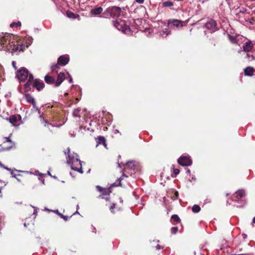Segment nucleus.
Listing matches in <instances>:
<instances>
[{"label":"nucleus","mask_w":255,"mask_h":255,"mask_svg":"<svg viewBox=\"0 0 255 255\" xmlns=\"http://www.w3.org/2000/svg\"><path fill=\"white\" fill-rule=\"evenodd\" d=\"M31 86L33 88H35L38 91H40L44 88L45 85L44 83L39 79H34L32 74H30L27 82L24 85L25 91L26 92L30 91Z\"/></svg>","instance_id":"1"},{"label":"nucleus","mask_w":255,"mask_h":255,"mask_svg":"<svg viewBox=\"0 0 255 255\" xmlns=\"http://www.w3.org/2000/svg\"><path fill=\"white\" fill-rule=\"evenodd\" d=\"M64 152L65 154L66 155L67 162L71 165V168L75 171L82 173V165L80 160L77 157L78 155L76 154V157L74 156L72 157L69 148H67Z\"/></svg>","instance_id":"2"},{"label":"nucleus","mask_w":255,"mask_h":255,"mask_svg":"<svg viewBox=\"0 0 255 255\" xmlns=\"http://www.w3.org/2000/svg\"><path fill=\"white\" fill-rule=\"evenodd\" d=\"M11 35L6 33L0 37V45L2 47L3 50L10 51L11 49V44L13 39L11 40Z\"/></svg>","instance_id":"3"},{"label":"nucleus","mask_w":255,"mask_h":255,"mask_svg":"<svg viewBox=\"0 0 255 255\" xmlns=\"http://www.w3.org/2000/svg\"><path fill=\"white\" fill-rule=\"evenodd\" d=\"M121 8L120 7L113 6L107 9L103 12L102 15L98 17L108 18L112 16L113 17H118L121 15Z\"/></svg>","instance_id":"4"},{"label":"nucleus","mask_w":255,"mask_h":255,"mask_svg":"<svg viewBox=\"0 0 255 255\" xmlns=\"http://www.w3.org/2000/svg\"><path fill=\"white\" fill-rule=\"evenodd\" d=\"M113 24L117 29L125 34H129L131 33L130 27L126 24L124 20L121 19L116 20L114 21Z\"/></svg>","instance_id":"5"},{"label":"nucleus","mask_w":255,"mask_h":255,"mask_svg":"<svg viewBox=\"0 0 255 255\" xmlns=\"http://www.w3.org/2000/svg\"><path fill=\"white\" fill-rule=\"evenodd\" d=\"M111 115L109 113H105V111H103L102 113H99V119L97 118V124L100 125L101 123L103 125L107 124L108 126L109 125V123L111 122Z\"/></svg>","instance_id":"6"},{"label":"nucleus","mask_w":255,"mask_h":255,"mask_svg":"<svg viewBox=\"0 0 255 255\" xmlns=\"http://www.w3.org/2000/svg\"><path fill=\"white\" fill-rule=\"evenodd\" d=\"M11 135V134L8 137H4V141L3 143L0 145V146H1V149L3 151L9 150L15 147V142L10 139Z\"/></svg>","instance_id":"7"},{"label":"nucleus","mask_w":255,"mask_h":255,"mask_svg":"<svg viewBox=\"0 0 255 255\" xmlns=\"http://www.w3.org/2000/svg\"><path fill=\"white\" fill-rule=\"evenodd\" d=\"M11 44V49L10 52L13 54L14 52L23 51L25 44H22L20 41L13 40Z\"/></svg>","instance_id":"8"},{"label":"nucleus","mask_w":255,"mask_h":255,"mask_svg":"<svg viewBox=\"0 0 255 255\" xmlns=\"http://www.w3.org/2000/svg\"><path fill=\"white\" fill-rule=\"evenodd\" d=\"M30 74L26 68H22L17 71L16 76L21 81H25L28 77L29 78Z\"/></svg>","instance_id":"9"},{"label":"nucleus","mask_w":255,"mask_h":255,"mask_svg":"<svg viewBox=\"0 0 255 255\" xmlns=\"http://www.w3.org/2000/svg\"><path fill=\"white\" fill-rule=\"evenodd\" d=\"M179 164L182 166H190L192 164V161L189 156H181L177 160Z\"/></svg>","instance_id":"10"},{"label":"nucleus","mask_w":255,"mask_h":255,"mask_svg":"<svg viewBox=\"0 0 255 255\" xmlns=\"http://www.w3.org/2000/svg\"><path fill=\"white\" fill-rule=\"evenodd\" d=\"M182 21L176 19H169L168 21V26L172 29H178L182 27Z\"/></svg>","instance_id":"11"},{"label":"nucleus","mask_w":255,"mask_h":255,"mask_svg":"<svg viewBox=\"0 0 255 255\" xmlns=\"http://www.w3.org/2000/svg\"><path fill=\"white\" fill-rule=\"evenodd\" d=\"M97 189L101 193L98 196L99 198L104 199L108 201L109 199L110 191L109 189H103L100 186H97Z\"/></svg>","instance_id":"12"},{"label":"nucleus","mask_w":255,"mask_h":255,"mask_svg":"<svg viewBox=\"0 0 255 255\" xmlns=\"http://www.w3.org/2000/svg\"><path fill=\"white\" fill-rule=\"evenodd\" d=\"M205 27L209 30L211 33L214 32L218 29L217 26L216 22L215 20L211 19L205 24Z\"/></svg>","instance_id":"13"},{"label":"nucleus","mask_w":255,"mask_h":255,"mask_svg":"<svg viewBox=\"0 0 255 255\" xmlns=\"http://www.w3.org/2000/svg\"><path fill=\"white\" fill-rule=\"evenodd\" d=\"M24 97L26 101L29 103H31L34 109H35L36 111H38V107L36 106L35 101L34 99L29 94H25L24 95Z\"/></svg>","instance_id":"14"},{"label":"nucleus","mask_w":255,"mask_h":255,"mask_svg":"<svg viewBox=\"0 0 255 255\" xmlns=\"http://www.w3.org/2000/svg\"><path fill=\"white\" fill-rule=\"evenodd\" d=\"M69 61V58L68 55H63L60 56L57 60V62L61 66L66 65Z\"/></svg>","instance_id":"15"},{"label":"nucleus","mask_w":255,"mask_h":255,"mask_svg":"<svg viewBox=\"0 0 255 255\" xmlns=\"http://www.w3.org/2000/svg\"><path fill=\"white\" fill-rule=\"evenodd\" d=\"M254 44L251 40H248L243 45V51L246 52L251 51L253 48Z\"/></svg>","instance_id":"16"},{"label":"nucleus","mask_w":255,"mask_h":255,"mask_svg":"<svg viewBox=\"0 0 255 255\" xmlns=\"http://www.w3.org/2000/svg\"><path fill=\"white\" fill-rule=\"evenodd\" d=\"M87 122H89V126L87 127V130L90 131V134L92 135L91 133H93L95 131L96 128V122L93 120H90V121H87Z\"/></svg>","instance_id":"17"},{"label":"nucleus","mask_w":255,"mask_h":255,"mask_svg":"<svg viewBox=\"0 0 255 255\" xmlns=\"http://www.w3.org/2000/svg\"><path fill=\"white\" fill-rule=\"evenodd\" d=\"M65 79V74L63 72H60L57 76V80H56V87H59L63 81Z\"/></svg>","instance_id":"18"},{"label":"nucleus","mask_w":255,"mask_h":255,"mask_svg":"<svg viewBox=\"0 0 255 255\" xmlns=\"http://www.w3.org/2000/svg\"><path fill=\"white\" fill-rule=\"evenodd\" d=\"M44 81L48 84H55L56 86V80L54 77L52 76L46 75L44 77Z\"/></svg>","instance_id":"19"},{"label":"nucleus","mask_w":255,"mask_h":255,"mask_svg":"<svg viewBox=\"0 0 255 255\" xmlns=\"http://www.w3.org/2000/svg\"><path fill=\"white\" fill-rule=\"evenodd\" d=\"M97 139V147L99 144H103L106 149H108L107 144L106 143V139L104 136H99Z\"/></svg>","instance_id":"20"},{"label":"nucleus","mask_w":255,"mask_h":255,"mask_svg":"<svg viewBox=\"0 0 255 255\" xmlns=\"http://www.w3.org/2000/svg\"><path fill=\"white\" fill-rule=\"evenodd\" d=\"M245 196V191L244 190H239L236 192V200L235 201L238 202L240 199Z\"/></svg>","instance_id":"21"},{"label":"nucleus","mask_w":255,"mask_h":255,"mask_svg":"<svg viewBox=\"0 0 255 255\" xmlns=\"http://www.w3.org/2000/svg\"><path fill=\"white\" fill-rule=\"evenodd\" d=\"M60 64L58 62L56 64H53L51 66V69L53 73H58V71L60 69Z\"/></svg>","instance_id":"22"},{"label":"nucleus","mask_w":255,"mask_h":255,"mask_svg":"<svg viewBox=\"0 0 255 255\" xmlns=\"http://www.w3.org/2000/svg\"><path fill=\"white\" fill-rule=\"evenodd\" d=\"M127 176L124 173V172H123V174H122V175L121 177L119 178L113 184H112V186H120L121 183V181L123 179V177H127Z\"/></svg>","instance_id":"23"},{"label":"nucleus","mask_w":255,"mask_h":255,"mask_svg":"<svg viewBox=\"0 0 255 255\" xmlns=\"http://www.w3.org/2000/svg\"><path fill=\"white\" fill-rule=\"evenodd\" d=\"M170 33V31L169 30L168 28H165L164 30L162 31L159 32V34L160 36L163 37H166L167 35H168Z\"/></svg>","instance_id":"24"},{"label":"nucleus","mask_w":255,"mask_h":255,"mask_svg":"<svg viewBox=\"0 0 255 255\" xmlns=\"http://www.w3.org/2000/svg\"><path fill=\"white\" fill-rule=\"evenodd\" d=\"M244 73L246 76H252L254 73V69L252 67H248L245 69Z\"/></svg>","instance_id":"25"},{"label":"nucleus","mask_w":255,"mask_h":255,"mask_svg":"<svg viewBox=\"0 0 255 255\" xmlns=\"http://www.w3.org/2000/svg\"><path fill=\"white\" fill-rule=\"evenodd\" d=\"M6 120L13 125H14L15 123H16L18 121L16 115H12L9 118H6Z\"/></svg>","instance_id":"26"},{"label":"nucleus","mask_w":255,"mask_h":255,"mask_svg":"<svg viewBox=\"0 0 255 255\" xmlns=\"http://www.w3.org/2000/svg\"><path fill=\"white\" fill-rule=\"evenodd\" d=\"M127 166L129 169L134 170L135 169V163L134 161H128L127 162Z\"/></svg>","instance_id":"27"},{"label":"nucleus","mask_w":255,"mask_h":255,"mask_svg":"<svg viewBox=\"0 0 255 255\" xmlns=\"http://www.w3.org/2000/svg\"><path fill=\"white\" fill-rule=\"evenodd\" d=\"M67 16L69 18H76L79 16V15L74 13L70 11H67L66 12Z\"/></svg>","instance_id":"28"},{"label":"nucleus","mask_w":255,"mask_h":255,"mask_svg":"<svg viewBox=\"0 0 255 255\" xmlns=\"http://www.w3.org/2000/svg\"><path fill=\"white\" fill-rule=\"evenodd\" d=\"M10 171H11V174L13 177H14L15 178H16L17 179V180L19 182L21 181V179L20 178L22 177V176L21 175H20V174L17 175L15 174H14L13 171L11 169Z\"/></svg>","instance_id":"29"},{"label":"nucleus","mask_w":255,"mask_h":255,"mask_svg":"<svg viewBox=\"0 0 255 255\" xmlns=\"http://www.w3.org/2000/svg\"><path fill=\"white\" fill-rule=\"evenodd\" d=\"M192 212L194 213H197L200 212L201 208L199 206L197 205H194L192 209Z\"/></svg>","instance_id":"30"},{"label":"nucleus","mask_w":255,"mask_h":255,"mask_svg":"<svg viewBox=\"0 0 255 255\" xmlns=\"http://www.w3.org/2000/svg\"><path fill=\"white\" fill-rule=\"evenodd\" d=\"M173 5V2L170 1H164L162 3L163 7H170Z\"/></svg>","instance_id":"31"},{"label":"nucleus","mask_w":255,"mask_h":255,"mask_svg":"<svg viewBox=\"0 0 255 255\" xmlns=\"http://www.w3.org/2000/svg\"><path fill=\"white\" fill-rule=\"evenodd\" d=\"M21 25V22L18 21L17 22H13L10 24V27L12 28L14 26L19 27Z\"/></svg>","instance_id":"32"},{"label":"nucleus","mask_w":255,"mask_h":255,"mask_svg":"<svg viewBox=\"0 0 255 255\" xmlns=\"http://www.w3.org/2000/svg\"><path fill=\"white\" fill-rule=\"evenodd\" d=\"M61 218L63 219L65 221H67L68 219V217L67 216H64L62 214L59 213L58 210L55 211Z\"/></svg>","instance_id":"33"},{"label":"nucleus","mask_w":255,"mask_h":255,"mask_svg":"<svg viewBox=\"0 0 255 255\" xmlns=\"http://www.w3.org/2000/svg\"><path fill=\"white\" fill-rule=\"evenodd\" d=\"M171 219L172 220H173L174 221L177 222L180 221V219L179 217L177 215H172L171 216Z\"/></svg>","instance_id":"34"},{"label":"nucleus","mask_w":255,"mask_h":255,"mask_svg":"<svg viewBox=\"0 0 255 255\" xmlns=\"http://www.w3.org/2000/svg\"><path fill=\"white\" fill-rule=\"evenodd\" d=\"M178 231V228L177 227H173L171 228V232L173 234H175Z\"/></svg>","instance_id":"35"},{"label":"nucleus","mask_w":255,"mask_h":255,"mask_svg":"<svg viewBox=\"0 0 255 255\" xmlns=\"http://www.w3.org/2000/svg\"><path fill=\"white\" fill-rule=\"evenodd\" d=\"M115 206H116L115 204L113 203L112 204V205L110 207V210L111 212L113 213H115L114 210L115 208Z\"/></svg>","instance_id":"36"},{"label":"nucleus","mask_w":255,"mask_h":255,"mask_svg":"<svg viewBox=\"0 0 255 255\" xmlns=\"http://www.w3.org/2000/svg\"><path fill=\"white\" fill-rule=\"evenodd\" d=\"M229 39L232 43H236V38H235V37L230 35Z\"/></svg>","instance_id":"37"},{"label":"nucleus","mask_w":255,"mask_h":255,"mask_svg":"<svg viewBox=\"0 0 255 255\" xmlns=\"http://www.w3.org/2000/svg\"><path fill=\"white\" fill-rule=\"evenodd\" d=\"M79 112L78 110H75L73 113V115L74 117H80V116L78 115V112Z\"/></svg>","instance_id":"38"},{"label":"nucleus","mask_w":255,"mask_h":255,"mask_svg":"<svg viewBox=\"0 0 255 255\" xmlns=\"http://www.w3.org/2000/svg\"><path fill=\"white\" fill-rule=\"evenodd\" d=\"M103 10V8L101 7L97 8V15L100 14Z\"/></svg>","instance_id":"39"},{"label":"nucleus","mask_w":255,"mask_h":255,"mask_svg":"<svg viewBox=\"0 0 255 255\" xmlns=\"http://www.w3.org/2000/svg\"><path fill=\"white\" fill-rule=\"evenodd\" d=\"M173 172H174V173L175 175V177L177 175H178L180 171H179V170L178 169H173Z\"/></svg>","instance_id":"40"},{"label":"nucleus","mask_w":255,"mask_h":255,"mask_svg":"<svg viewBox=\"0 0 255 255\" xmlns=\"http://www.w3.org/2000/svg\"><path fill=\"white\" fill-rule=\"evenodd\" d=\"M152 32V30L150 28H146L144 30V32L145 33H147L148 32V34L151 33Z\"/></svg>","instance_id":"41"},{"label":"nucleus","mask_w":255,"mask_h":255,"mask_svg":"<svg viewBox=\"0 0 255 255\" xmlns=\"http://www.w3.org/2000/svg\"><path fill=\"white\" fill-rule=\"evenodd\" d=\"M0 166L1 167H3V168L6 169L7 170H11V169L10 168H9L7 167H5L4 166V165L3 164H2L0 162Z\"/></svg>","instance_id":"42"},{"label":"nucleus","mask_w":255,"mask_h":255,"mask_svg":"<svg viewBox=\"0 0 255 255\" xmlns=\"http://www.w3.org/2000/svg\"><path fill=\"white\" fill-rule=\"evenodd\" d=\"M91 13L95 16L96 15V8H94L91 10Z\"/></svg>","instance_id":"43"},{"label":"nucleus","mask_w":255,"mask_h":255,"mask_svg":"<svg viewBox=\"0 0 255 255\" xmlns=\"http://www.w3.org/2000/svg\"><path fill=\"white\" fill-rule=\"evenodd\" d=\"M16 62L14 61H13L12 62V65L15 70H16L17 69V67H16Z\"/></svg>","instance_id":"44"},{"label":"nucleus","mask_w":255,"mask_h":255,"mask_svg":"<svg viewBox=\"0 0 255 255\" xmlns=\"http://www.w3.org/2000/svg\"><path fill=\"white\" fill-rule=\"evenodd\" d=\"M144 0H135V1L139 3V4H142L144 2Z\"/></svg>","instance_id":"45"},{"label":"nucleus","mask_w":255,"mask_h":255,"mask_svg":"<svg viewBox=\"0 0 255 255\" xmlns=\"http://www.w3.org/2000/svg\"><path fill=\"white\" fill-rule=\"evenodd\" d=\"M156 250H160L161 249H163V247H161L160 246H159V245H157L156 247H155Z\"/></svg>","instance_id":"46"},{"label":"nucleus","mask_w":255,"mask_h":255,"mask_svg":"<svg viewBox=\"0 0 255 255\" xmlns=\"http://www.w3.org/2000/svg\"><path fill=\"white\" fill-rule=\"evenodd\" d=\"M186 173L188 175H190L191 174V171L190 170V169H188L186 171Z\"/></svg>","instance_id":"47"},{"label":"nucleus","mask_w":255,"mask_h":255,"mask_svg":"<svg viewBox=\"0 0 255 255\" xmlns=\"http://www.w3.org/2000/svg\"><path fill=\"white\" fill-rule=\"evenodd\" d=\"M254 224H255V217L253 219L252 224L253 226L254 225Z\"/></svg>","instance_id":"48"},{"label":"nucleus","mask_w":255,"mask_h":255,"mask_svg":"<svg viewBox=\"0 0 255 255\" xmlns=\"http://www.w3.org/2000/svg\"><path fill=\"white\" fill-rule=\"evenodd\" d=\"M238 255H254L252 253L247 254H240Z\"/></svg>","instance_id":"49"},{"label":"nucleus","mask_w":255,"mask_h":255,"mask_svg":"<svg viewBox=\"0 0 255 255\" xmlns=\"http://www.w3.org/2000/svg\"><path fill=\"white\" fill-rule=\"evenodd\" d=\"M119 200H120V203H121L122 204L123 203V200L122 198V197H120L119 198Z\"/></svg>","instance_id":"50"},{"label":"nucleus","mask_w":255,"mask_h":255,"mask_svg":"<svg viewBox=\"0 0 255 255\" xmlns=\"http://www.w3.org/2000/svg\"><path fill=\"white\" fill-rule=\"evenodd\" d=\"M174 195L176 197H177L178 196V192L177 191H175Z\"/></svg>","instance_id":"51"},{"label":"nucleus","mask_w":255,"mask_h":255,"mask_svg":"<svg viewBox=\"0 0 255 255\" xmlns=\"http://www.w3.org/2000/svg\"><path fill=\"white\" fill-rule=\"evenodd\" d=\"M192 180H196V178H195V176H192Z\"/></svg>","instance_id":"52"},{"label":"nucleus","mask_w":255,"mask_h":255,"mask_svg":"<svg viewBox=\"0 0 255 255\" xmlns=\"http://www.w3.org/2000/svg\"><path fill=\"white\" fill-rule=\"evenodd\" d=\"M69 82L70 83H72V79L71 78H70V79H69Z\"/></svg>","instance_id":"53"},{"label":"nucleus","mask_w":255,"mask_h":255,"mask_svg":"<svg viewBox=\"0 0 255 255\" xmlns=\"http://www.w3.org/2000/svg\"><path fill=\"white\" fill-rule=\"evenodd\" d=\"M246 57L248 58H249L250 57V55L249 54H247Z\"/></svg>","instance_id":"54"},{"label":"nucleus","mask_w":255,"mask_h":255,"mask_svg":"<svg viewBox=\"0 0 255 255\" xmlns=\"http://www.w3.org/2000/svg\"><path fill=\"white\" fill-rule=\"evenodd\" d=\"M119 132V131L118 129L115 130V133Z\"/></svg>","instance_id":"55"},{"label":"nucleus","mask_w":255,"mask_h":255,"mask_svg":"<svg viewBox=\"0 0 255 255\" xmlns=\"http://www.w3.org/2000/svg\"><path fill=\"white\" fill-rule=\"evenodd\" d=\"M118 167H120V168H122V166L121 165H120V164L118 163Z\"/></svg>","instance_id":"56"},{"label":"nucleus","mask_w":255,"mask_h":255,"mask_svg":"<svg viewBox=\"0 0 255 255\" xmlns=\"http://www.w3.org/2000/svg\"><path fill=\"white\" fill-rule=\"evenodd\" d=\"M24 226L25 227H27V225H26V223L25 222V223H24Z\"/></svg>","instance_id":"57"},{"label":"nucleus","mask_w":255,"mask_h":255,"mask_svg":"<svg viewBox=\"0 0 255 255\" xmlns=\"http://www.w3.org/2000/svg\"><path fill=\"white\" fill-rule=\"evenodd\" d=\"M243 236H244V238H246L247 235H243Z\"/></svg>","instance_id":"58"},{"label":"nucleus","mask_w":255,"mask_h":255,"mask_svg":"<svg viewBox=\"0 0 255 255\" xmlns=\"http://www.w3.org/2000/svg\"><path fill=\"white\" fill-rule=\"evenodd\" d=\"M105 128H107V127H104V129L105 130Z\"/></svg>","instance_id":"59"},{"label":"nucleus","mask_w":255,"mask_h":255,"mask_svg":"<svg viewBox=\"0 0 255 255\" xmlns=\"http://www.w3.org/2000/svg\"><path fill=\"white\" fill-rule=\"evenodd\" d=\"M243 206V205H242V207ZM237 207H241V205H239V206H238Z\"/></svg>","instance_id":"60"},{"label":"nucleus","mask_w":255,"mask_h":255,"mask_svg":"<svg viewBox=\"0 0 255 255\" xmlns=\"http://www.w3.org/2000/svg\"><path fill=\"white\" fill-rule=\"evenodd\" d=\"M157 243H159V240H157Z\"/></svg>","instance_id":"61"},{"label":"nucleus","mask_w":255,"mask_h":255,"mask_svg":"<svg viewBox=\"0 0 255 255\" xmlns=\"http://www.w3.org/2000/svg\"><path fill=\"white\" fill-rule=\"evenodd\" d=\"M241 50H239L238 52H239V53H240V52H241Z\"/></svg>","instance_id":"62"}]
</instances>
